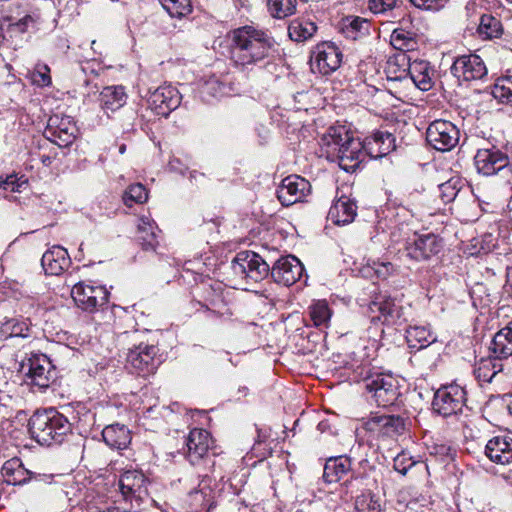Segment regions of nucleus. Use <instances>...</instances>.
<instances>
[{"mask_svg": "<svg viewBox=\"0 0 512 512\" xmlns=\"http://www.w3.org/2000/svg\"><path fill=\"white\" fill-rule=\"evenodd\" d=\"M230 59L242 70L250 69L272 56L275 40L266 31L251 25L228 33Z\"/></svg>", "mask_w": 512, "mask_h": 512, "instance_id": "f257e3e1", "label": "nucleus"}, {"mask_svg": "<svg viewBox=\"0 0 512 512\" xmlns=\"http://www.w3.org/2000/svg\"><path fill=\"white\" fill-rule=\"evenodd\" d=\"M353 379L363 382L369 399L378 407L393 406L401 395L397 378L391 374L375 371L367 365H358L353 371Z\"/></svg>", "mask_w": 512, "mask_h": 512, "instance_id": "f03ea898", "label": "nucleus"}, {"mask_svg": "<svg viewBox=\"0 0 512 512\" xmlns=\"http://www.w3.org/2000/svg\"><path fill=\"white\" fill-rule=\"evenodd\" d=\"M28 430L40 445L61 444L72 430L71 423L55 408L36 411L29 419Z\"/></svg>", "mask_w": 512, "mask_h": 512, "instance_id": "7ed1b4c3", "label": "nucleus"}, {"mask_svg": "<svg viewBox=\"0 0 512 512\" xmlns=\"http://www.w3.org/2000/svg\"><path fill=\"white\" fill-rule=\"evenodd\" d=\"M126 360V368L130 373L148 377L157 371L162 363V356L156 345L140 343L129 350Z\"/></svg>", "mask_w": 512, "mask_h": 512, "instance_id": "20e7f679", "label": "nucleus"}, {"mask_svg": "<svg viewBox=\"0 0 512 512\" xmlns=\"http://www.w3.org/2000/svg\"><path fill=\"white\" fill-rule=\"evenodd\" d=\"M466 403L464 387L456 384H446L439 387L432 400V409L435 413L450 417L462 412Z\"/></svg>", "mask_w": 512, "mask_h": 512, "instance_id": "39448f33", "label": "nucleus"}, {"mask_svg": "<svg viewBox=\"0 0 512 512\" xmlns=\"http://www.w3.org/2000/svg\"><path fill=\"white\" fill-rule=\"evenodd\" d=\"M231 269L235 276L252 282L263 280L270 272V266L262 257L248 250L236 254L231 262Z\"/></svg>", "mask_w": 512, "mask_h": 512, "instance_id": "423d86ee", "label": "nucleus"}, {"mask_svg": "<svg viewBox=\"0 0 512 512\" xmlns=\"http://www.w3.org/2000/svg\"><path fill=\"white\" fill-rule=\"evenodd\" d=\"M426 140L435 150L451 151L460 140V130L452 122L437 119L431 122L426 130Z\"/></svg>", "mask_w": 512, "mask_h": 512, "instance_id": "0eeeda50", "label": "nucleus"}, {"mask_svg": "<svg viewBox=\"0 0 512 512\" xmlns=\"http://www.w3.org/2000/svg\"><path fill=\"white\" fill-rule=\"evenodd\" d=\"M386 218L390 219L392 223L390 238L395 244H403V249L406 252L407 242L411 241L415 232L409 227L407 223L408 218L413 217L412 209L404 207L402 204L396 206L394 202L388 204L386 209Z\"/></svg>", "mask_w": 512, "mask_h": 512, "instance_id": "6e6552de", "label": "nucleus"}, {"mask_svg": "<svg viewBox=\"0 0 512 512\" xmlns=\"http://www.w3.org/2000/svg\"><path fill=\"white\" fill-rule=\"evenodd\" d=\"M78 128L71 116L53 114L47 121L44 137L59 147L71 145L77 136Z\"/></svg>", "mask_w": 512, "mask_h": 512, "instance_id": "1a4fd4ad", "label": "nucleus"}, {"mask_svg": "<svg viewBox=\"0 0 512 512\" xmlns=\"http://www.w3.org/2000/svg\"><path fill=\"white\" fill-rule=\"evenodd\" d=\"M71 297L81 310L95 312L107 304L109 292L104 286L80 282L72 287Z\"/></svg>", "mask_w": 512, "mask_h": 512, "instance_id": "9d476101", "label": "nucleus"}, {"mask_svg": "<svg viewBox=\"0 0 512 512\" xmlns=\"http://www.w3.org/2000/svg\"><path fill=\"white\" fill-rule=\"evenodd\" d=\"M342 62V52L331 42L317 44L311 52L310 67L312 72L329 75L336 71Z\"/></svg>", "mask_w": 512, "mask_h": 512, "instance_id": "9b49d317", "label": "nucleus"}, {"mask_svg": "<svg viewBox=\"0 0 512 512\" xmlns=\"http://www.w3.org/2000/svg\"><path fill=\"white\" fill-rule=\"evenodd\" d=\"M443 240L434 233L420 234L415 232L410 242H407L406 256L414 261H428L437 256L443 249Z\"/></svg>", "mask_w": 512, "mask_h": 512, "instance_id": "f8f14e48", "label": "nucleus"}, {"mask_svg": "<svg viewBox=\"0 0 512 512\" xmlns=\"http://www.w3.org/2000/svg\"><path fill=\"white\" fill-rule=\"evenodd\" d=\"M22 368H27V371H24V373L30 379V384L38 387L41 391L48 388L54 381L53 365L44 354L32 355L27 363H23Z\"/></svg>", "mask_w": 512, "mask_h": 512, "instance_id": "ddd939ff", "label": "nucleus"}, {"mask_svg": "<svg viewBox=\"0 0 512 512\" xmlns=\"http://www.w3.org/2000/svg\"><path fill=\"white\" fill-rule=\"evenodd\" d=\"M371 313H378L372 316V320H379L387 325H401L406 319L404 318L403 307L396 299L384 295H377L369 304Z\"/></svg>", "mask_w": 512, "mask_h": 512, "instance_id": "4468645a", "label": "nucleus"}, {"mask_svg": "<svg viewBox=\"0 0 512 512\" xmlns=\"http://www.w3.org/2000/svg\"><path fill=\"white\" fill-rule=\"evenodd\" d=\"M452 74L460 81H477L487 77L488 71L482 58L476 54L461 55L451 66Z\"/></svg>", "mask_w": 512, "mask_h": 512, "instance_id": "2eb2a0df", "label": "nucleus"}, {"mask_svg": "<svg viewBox=\"0 0 512 512\" xmlns=\"http://www.w3.org/2000/svg\"><path fill=\"white\" fill-rule=\"evenodd\" d=\"M311 193V184L298 175L284 178L277 189V198L283 206H291L302 202Z\"/></svg>", "mask_w": 512, "mask_h": 512, "instance_id": "dca6fc26", "label": "nucleus"}, {"mask_svg": "<svg viewBox=\"0 0 512 512\" xmlns=\"http://www.w3.org/2000/svg\"><path fill=\"white\" fill-rule=\"evenodd\" d=\"M147 103L155 114L167 117L180 105L181 95L176 87L163 85L150 93Z\"/></svg>", "mask_w": 512, "mask_h": 512, "instance_id": "f3484780", "label": "nucleus"}, {"mask_svg": "<svg viewBox=\"0 0 512 512\" xmlns=\"http://www.w3.org/2000/svg\"><path fill=\"white\" fill-rule=\"evenodd\" d=\"M303 272L304 267L300 260L289 255L278 259L270 268L269 274L276 283L291 286L300 280Z\"/></svg>", "mask_w": 512, "mask_h": 512, "instance_id": "a211bd4d", "label": "nucleus"}, {"mask_svg": "<svg viewBox=\"0 0 512 512\" xmlns=\"http://www.w3.org/2000/svg\"><path fill=\"white\" fill-rule=\"evenodd\" d=\"M477 172L492 176L502 171L508 164V156L496 147L478 149L474 156Z\"/></svg>", "mask_w": 512, "mask_h": 512, "instance_id": "6ab92c4d", "label": "nucleus"}, {"mask_svg": "<svg viewBox=\"0 0 512 512\" xmlns=\"http://www.w3.org/2000/svg\"><path fill=\"white\" fill-rule=\"evenodd\" d=\"M364 427L372 433L394 437L404 433L405 420L399 415L375 413L365 422Z\"/></svg>", "mask_w": 512, "mask_h": 512, "instance_id": "aec40b11", "label": "nucleus"}, {"mask_svg": "<svg viewBox=\"0 0 512 512\" xmlns=\"http://www.w3.org/2000/svg\"><path fill=\"white\" fill-rule=\"evenodd\" d=\"M2 475L5 481L11 485H23L29 480L51 483L52 475L36 474L24 468L19 458L6 461L2 467Z\"/></svg>", "mask_w": 512, "mask_h": 512, "instance_id": "412c9836", "label": "nucleus"}, {"mask_svg": "<svg viewBox=\"0 0 512 512\" xmlns=\"http://www.w3.org/2000/svg\"><path fill=\"white\" fill-rule=\"evenodd\" d=\"M366 150L363 142L354 137V135L350 138V140L339 149V154L335 155V160L337 161L340 168L345 170L346 172H354L366 158Z\"/></svg>", "mask_w": 512, "mask_h": 512, "instance_id": "4be33fe9", "label": "nucleus"}, {"mask_svg": "<svg viewBox=\"0 0 512 512\" xmlns=\"http://www.w3.org/2000/svg\"><path fill=\"white\" fill-rule=\"evenodd\" d=\"M353 136L346 126L337 125L331 126L321 137V151L322 154L330 161L335 160V155L339 154V149L342 148Z\"/></svg>", "mask_w": 512, "mask_h": 512, "instance_id": "5701e85b", "label": "nucleus"}, {"mask_svg": "<svg viewBox=\"0 0 512 512\" xmlns=\"http://www.w3.org/2000/svg\"><path fill=\"white\" fill-rule=\"evenodd\" d=\"M211 437L204 429H193L185 440V455L193 465L197 464L205 456L211 447Z\"/></svg>", "mask_w": 512, "mask_h": 512, "instance_id": "b1692460", "label": "nucleus"}, {"mask_svg": "<svg viewBox=\"0 0 512 512\" xmlns=\"http://www.w3.org/2000/svg\"><path fill=\"white\" fill-rule=\"evenodd\" d=\"M119 488L125 500H142L147 495V479L137 470H127L119 478Z\"/></svg>", "mask_w": 512, "mask_h": 512, "instance_id": "393cba45", "label": "nucleus"}, {"mask_svg": "<svg viewBox=\"0 0 512 512\" xmlns=\"http://www.w3.org/2000/svg\"><path fill=\"white\" fill-rule=\"evenodd\" d=\"M366 154L370 158H381L395 150V137L388 131H376L363 141Z\"/></svg>", "mask_w": 512, "mask_h": 512, "instance_id": "a878e982", "label": "nucleus"}, {"mask_svg": "<svg viewBox=\"0 0 512 512\" xmlns=\"http://www.w3.org/2000/svg\"><path fill=\"white\" fill-rule=\"evenodd\" d=\"M485 455L496 464H511L512 438L508 436H496L491 438L485 446Z\"/></svg>", "mask_w": 512, "mask_h": 512, "instance_id": "bb28decb", "label": "nucleus"}, {"mask_svg": "<svg viewBox=\"0 0 512 512\" xmlns=\"http://www.w3.org/2000/svg\"><path fill=\"white\" fill-rule=\"evenodd\" d=\"M70 262L67 250L59 245L47 250L41 258L42 268L47 275H60L69 267Z\"/></svg>", "mask_w": 512, "mask_h": 512, "instance_id": "cd10ccee", "label": "nucleus"}, {"mask_svg": "<svg viewBox=\"0 0 512 512\" xmlns=\"http://www.w3.org/2000/svg\"><path fill=\"white\" fill-rule=\"evenodd\" d=\"M410 57L407 53L397 52L391 55L385 64L384 73L388 81L408 80Z\"/></svg>", "mask_w": 512, "mask_h": 512, "instance_id": "c85d7f7f", "label": "nucleus"}, {"mask_svg": "<svg viewBox=\"0 0 512 512\" xmlns=\"http://www.w3.org/2000/svg\"><path fill=\"white\" fill-rule=\"evenodd\" d=\"M357 215V206L347 196H341L333 203L328 212V217L336 225L351 223Z\"/></svg>", "mask_w": 512, "mask_h": 512, "instance_id": "c756f323", "label": "nucleus"}, {"mask_svg": "<svg viewBox=\"0 0 512 512\" xmlns=\"http://www.w3.org/2000/svg\"><path fill=\"white\" fill-rule=\"evenodd\" d=\"M100 107L106 114L120 109L127 100L125 89L121 85L107 86L102 89L99 95Z\"/></svg>", "mask_w": 512, "mask_h": 512, "instance_id": "7c9ffc66", "label": "nucleus"}, {"mask_svg": "<svg viewBox=\"0 0 512 512\" xmlns=\"http://www.w3.org/2000/svg\"><path fill=\"white\" fill-rule=\"evenodd\" d=\"M104 442L114 449H125L131 442V432L123 424H111L106 426L102 431Z\"/></svg>", "mask_w": 512, "mask_h": 512, "instance_id": "2f4dec72", "label": "nucleus"}, {"mask_svg": "<svg viewBox=\"0 0 512 512\" xmlns=\"http://www.w3.org/2000/svg\"><path fill=\"white\" fill-rule=\"evenodd\" d=\"M490 350L498 359L512 356V320L494 335Z\"/></svg>", "mask_w": 512, "mask_h": 512, "instance_id": "473e14b6", "label": "nucleus"}, {"mask_svg": "<svg viewBox=\"0 0 512 512\" xmlns=\"http://www.w3.org/2000/svg\"><path fill=\"white\" fill-rule=\"evenodd\" d=\"M433 71L427 61L414 60L410 61L409 76L416 87L422 91H428L432 87Z\"/></svg>", "mask_w": 512, "mask_h": 512, "instance_id": "72a5a7b5", "label": "nucleus"}, {"mask_svg": "<svg viewBox=\"0 0 512 512\" xmlns=\"http://www.w3.org/2000/svg\"><path fill=\"white\" fill-rule=\"evenodd\" d=\"M351 470V460L347 456L330 458L326 461L323 479L326 483H336Z\"/></svg>", "mask_w": 512, "mask_h": 512, "instance_id": "f704fd0d", "label": "nucleus"}, {"mask_svg": "<svg viewBox=\"0 0 512 512\" xmlns=\"http://www.w3.org/2000/svg\"><path fill=\"white\" fill-rule=\"evenodd\" d=\"M370 22L359 16H348L342 20L341 31L346 38L356 40L370 33Z\"/></svg>", "mask_w": 512, "mask_h": 512, "instance_id": "c9c22d12", "label": "nucleus"}, {"mask_svg": "<svg viewBox=\"0 0 512 512\" xmlns=\"http://www.w3.org/2000/svg\"><path fill=\"white\" fill-rule=\"evenodd\" d=\"M316 31V24L307 18H295L288 26V35L295 42L309 40Z\"/></svg>", "mask_w": 512, "mask_h": 512, "instance_id": "e433bc0d", "label": "nucleus"}, {"mask_svg": "<svg viewBox=\"0 0 512 512\" xmlns=\"http://www.w3.org/2000/svg\"><path fill=\"white\" fill-rule=\"evenodd\" d=\"M406 341L412 349H423L436 341V336L424 326H413L406 330Z\"/></svg>", "mask_w": 512, "mask_h": 512, "instance_id": "4c0bfd02", "label": "nucleus"}, {"mask_svg": "<svg viewBox=\"0 0 512 512\" xmlns=\"http://www.w3.org/2000/svg\"><path fill=\"white\" fill-rule=\"evenodd\" d=\"M227 86L219 77L213 75L199 83V93L204 101L218 99L227 93Z\"/></svg>", "mask_w": 512, "mask_h": 512, "instance_id": "58836bf2", "label": "nucleus"}, {"mask_svg": "<svg viewBox=\"0 0 512 512\" xmlns=\"http://www.w3.org/2000/svg\"><path fill=\"white\" fill-rule=\"evenodd\" d=\"M308 314L312 325L322 329L329 326L332 310L326 300H317L308 307Z\"/></svg>", "mask_w": 512, "mask_h": 512, "instance_id": "ea45409f", "label": "nucleus"}, {"mask_svg": "<svg viewBox=\"0 0 512 512\" xmlns=\"http://www.w3.org/2000/svg\"><path fill=\"white\" fill-rule=\"evenodd\" d=\"M477 33L485 40L499 38L503 34V26L497 17L491 14H483L480 17Z\"/></svg>", "mask_w": 512, "mask_h": 512, "instance_id": "a19ab883", "label": "nucleus"}, {"mask_svg": "<svg viewBox=\"0 0 512 512\" xmlns=\"http://www.w3.org/2000/svg\"><path fill=\"white\" fill-rule=\"evenodd\" d=\"M390 42L396 50L404 53L416 50L418 45L416 34L402 27L393 30Z\"/></svg>", "mask_w": 512, "mask_h": 512, "instance_id": "79ce46f5", "label": "nucleus"}, {"mask_svg": "<svg viewBox=\"0 0 512 512\" xmlns=\"http://www.w3.org/2000/svg\"><path fill=\"white\" fill-rule=\"evenodd\" d=\"M31 328L28 319L12 318L5 321L0 328V334L5 338L30 336Z\"/></svg>", "mask_w": 512, "mask_h": 512, "instance_id": "37998d69", "label": "nucleus"}, {"mask_svg": "<svg viewBox=\"0 0 512 512\" xmlns=\"http://www.w3.org/2000/svg\"><path fill=\"white\" fill-rule=\"evenodd\" d=\"M138 240L144 250L155 251L159 242L155 227L148 219L142 218L138 225Z\"/></svg>", "mask_w": 512, "mask_h": 512, "instance_id": "c03bdc74", "label": "nucleus"}, {"mask_svg": "<svg viewBox=\"0 0 512 512\" xmlns=\"http://www.w3.org/2000/svg\"><path fill=\"white\" fill-rule=\"evenodd\" d=\"M501 371V365L492 359H482L476 367L474 373L480 382L490 383L493 378Z\"/></svg>", "mask_w": 512, "mask_h": 512, "instance_id": "a18cd8bd", "label": "nucleus"}, {"mask_svg": "<svg viewBox=\"0 0 512 512\" xmlns=\"http://www.w3.org/2000/svg\"><path fill=\"white\" fill-rule=\"evenodd\" d=\"M491 94L502 103H512V75L498 78Z\"/></svg>", "mask_w": 512, "mask_h": 512, "instance_id": "49530a36", "label": "nucleus"}, {"mask_svg": "<svg viewBox=\"0 0 512 512\" xmlns=\"http://www.w3.org/2000/svg\"><path fill=\"white\" fill-rule=\"evenodd\" d=\"M171 17L182 18L192 12L191 0H159Z\"/></svg>", "mask_w": 512, "mask_h": 512, "instance_id": "de8ad7c7", "label": "nucleus"}, {"mask_svg": "<svg viewBox=\"0 0 512 512\" xmlns=\"http://www.w3.org/2000/svg\"><path fill=\"white\" fill-rule=\"evenodd\" d=\"M268 10L274 18H285L296 10V0H268Z\"/></svg>", "mask_w": 512, "mask_h": 512, "instance_id": "09e8293b", "label": "nucleus"}, {"mask_svg": "<svg viewBox=\"0 0 512 512\" xmlns=\"http://www.w3.org/2000/svg\"><path fill=\"white\" fill-rule=\"evenodd\" d=\"M37 21L38 17L27 14L16 22H9L7 24L6 33L10 38L22 35L31 28H35Z\"/></svg>", "mask_w": 512, "mask_h": 512, "instance_id": "8fccbe9b", "label": "nucleus"}, {"mask_svg": "<svg viewBox=\"0 0 512 512\" xmlns=\"http://www.w3.org/2000/svg\"><path fill=\"white\" fill-rule=\"evenodd\" d=\"M147 199V190L140 183L130 185L123 195L124 204L128 207H132L134 203H144Z\"/></svg>", "mask_w": 512, "mask_h": 512, "instance_id": "3c124183", "label": "nucleus"}, {"mask_svg": "<svg viewBox=\"0 0 512 512\" xmlns=\"http://www.w3.org/2000/svg\"><path fill=\"white\" fill-rule=\"evenodd\" d=\"M355 511L380 512V503L378 498L370 492L357 496L355 500Z\"/></svg>", "mask_w": 512, "mask_h": 512, "instance_id": "603ef678", "label": "nucleus"}, {"mask_svg": "<svg viewBox=\"0 0 512 512\" xmlns=\"http://www.w3.org/2000/svg\"><path fill=\"white\" fill-rule=\"evenodd\" d=\"M28 184L25 176L18 177L15 174L8 175L5 178L0 176V188L10 190L12 192H21V188Z\"/></svg>", "mask_w": 512, "mask_h": 512, "instance_id": "864d4df0", "label": "nucleus"}, {"mask_svg": "<svg viewBox=\"0 0 512 512\" xmlns=\"http://www.w3.org/2000/svg\"><path fill=\"white\" fill-rule=\"evenodd\" d=\"M415 464L416 461L405 452L399 453L393 460V468L402 475H405Z\"/></svg>", "mask_w": 512, "mask_h": 512, "instance_id": "5fc2aeb1", "label": "nucleus"}, {"mask_svg": "<svg viewBox=\"0 0 512 512\" xmlns=\"http://www.w3.org/2000/svg\"><path fill=\"white\" fill-rule=\"evenodd\" d=\"M459 189L456 182L449 180L439 185V196L444 203L453 201L458 195Z\"/></svg>", "mask_w": 512, "mask_h": 512, "instance_id": "6e6d98bb", "label": "nucleus"}, {"mask_svg": "<svg viewBox=\"0 0 512 512\" xmlns=\"http://www.w3.org/2000/svg\"><path fill=\"white\" fill-rule=\"evenodd\" d=\"M448 0H410V2L419 9L438 11L444 7Z\"/></svg>", "mask_w": 512, "mask_h": 512, "instance_id": "4d7b16f0", "label": "nucleus"}, {"mask_svg": "<svg viewBox=\"0 0 512 512\" xmlns=\"http://www.w3.org/2000/svg\"><path fill=\"white\" fill-rule=\"evenodd\" d=\"M367 269L373 270L377 278L385 279L392 273L393 265L390 262L374 261L373 265L369 266Z\"/></svg>", "mask_w": 512, "mask_h": 512, "instance_id": "13d9d810", "label": "nucleus"}, {"mask_svg": "<svg viewBox=\"0 0 512 512\" xmlns=\"http://www.w3.org/2000/svg\"><path fill=\"white\" fill-rule=\"evenodd\" d=\"M395 0H369L368 8L371 12L384 13L394 7Z\"/></svg>", "mask_w": 512, "mask_h": 512, "instance_id": "bf43d9fd", "label": "nucleus"}, {"mask_svg": "<svg viewBox=\"0 0 512 512\" xmlns=\"http://www.w3.org/2000/svg\"><path fill=\"white\" fill-rule=\"evenodd\" d=\"M50 69L47 65H42L40 69L37 71V76L40 78L39 80H35L41 85H49L51 83V77L49 75Z\"/></svg>", "mask_w": 512, "mask_h": 512, "instance_id": "052dcab7", "label": "nucleus"}, {"mask_svg": "<svg viewBox=\"0 0 512 512\" xmlns=\"http://www.w3.org/2000/svg\"><path fill=\"white\" fill-rule=\"evenodd\" d=\"M209 483H210V477L208 475L204 476L203 479L200 481L198 487H199V490L196 491L195 493L198 494V493H201L204 498H206L207 496H210V490L207 492V488L209 487Z\"/></svg>", "mask_w": 512, "mask_h": 512, "instance_id": "680f3d73", "label": "nucleus"}, {"mask_svg": "<svg viewBox=\"0 0 512 512\" xmlns=\"http://www.w3.org/2000/svg\"><path fill=\"white\" fill-rule=\"evenodd\" d=\"M169 167L172 171H176L181 174H184L185 170L187 169V168H183L180 163V160L176 159V158L169 161Z\"/></svg>", "mask_w": 512, "mask_h": 512, "instance_id": "e2e57ef3", "label": "nucleus"}, {"mask_svg": "<svg viewBox=\"0 0 512 512\" xmlns=\"http://www.w3.org/2000/svg\"><path fill=\"white\" fill-rule=\"evenodd\" d=\"M198 177L204 179L205 178V174L204 173H198L195 170L190 172L189 179H190L191 182H193V181L197 182L198 181Z\"/></svg>", "mask_w": 512, "mask_h": 512, "instance_id": "0e129e2a", "label": "nucleus"}, {"mask_svg": "<svg viewBox=\"0 0 512 512\" xmlns=\"http://www.w3.org/2000/svg\"><path fill=\"white\" fill-rule=\"evenodd\" d=\"M502 171H504L506 174L507 173L510 174V178L508 179V181H509V183L512 184V161L511 162L508 161L507 166H505V168Z\"/></svg>", "mask_w": 512, "mask_h": 512, "instance_id": "69168bd1", "label": "nucleus"}, {"mask_svg": "<svg viewBox=\"0 0 512 512\" xmlns=\"http://www.w3.org/2000/svg\"><path fill=\"white\" fill-rule=\"evenodd\" d=\"M329 424L327 421H321L319 424H318V429L320 430V432H325V430L328 428Z\"/></svg>", "mask_w": 512, "mask_h": 512, "instance_id": "338daca9", "label": "nucleus"}, {"mask_svg": "<svg viewBox=\"0 0 512 512\" xmlns=\"http://www.w3.org/2000/svg\"><path fill=\"white\" fill-rule=\"evenodd\" d=\"M508 288H510L512 290V284L510 283V275L508 274L507 276V281H506V284L504 285V289L506 291H508Z\"/></svg>", "mask_w": 512, "mask_h": 512, "instance_id": "774afa93", "label": "nucleus"}]
</instances>
